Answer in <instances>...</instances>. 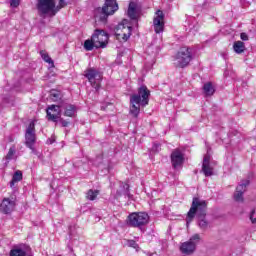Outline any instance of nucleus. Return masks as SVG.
Returning <instances> with one entry per match:
<instances>
[{"label":"nucleus","instance_id":"nucleus-19","mask_svg":"<svg viewBox=\"0 0 256 256\" xmlns=\"http://www.w3.org/2000/svg\"><path fill=\"white\" fill-rule=\"evenodd\" d=\"M127 15L132 20L137 19L138 15H139V7L137 6V3H135V2L129 3Z\"/></svg>","mask_w":256,"mask_h":256},{"label":"nucleus","instance_id":"nucleus-26","mask_svg":"<svg viewBox=\"0 0 256 256\" xmlns=\"http://www.w3.org/2000/svg\"><path fill=\"white\" fill-rule=\"evenodd\" d=\"M99 195V191L98 190H89L87 192V199H89V201H95V199H97V196Z\"/></svg>","mask_w":256,"mask_h":256},{"label":"nucleus","instance_id":"nucleus-5","mask_svg":"<svg viewBox=\"0 0 256 256\" xmlns=\"http://www.w3.org/2000/svg\"><path fill=\"white\" fill-rule=\"evenodd\" d=\"M127 224L130 227L143 229L145 225L149 224V214H147L146 212H133L128 216Z\"/></svg>","mask_w":256,"mask_h":256},{"label":"nucleus","instance_id":"nucleus-17","mask_svg":"<svg viewBox=\"0 0 256 256\" xmlns=\"http://www.w3.org/2000/svg\"><path fill=\"white\" fill-rule=\"evenodd\" d=\"M15 205V200L4 198L2 200V203L0 204V211H2V213H5V215H8V213H12V211H15Z\"/></svg>","mask_w":256,"mask_h":256},{"label":"nucleus","instance_id":"nucleus-22","mask_svg":"<svg viewBox=\"0 0 256 256\" xmlns=\"http://www.w3.org/2000/svg\"><path fill=\"white\" fill-rule=\"evenodd\" d=\"M203 91L206 97H211L215 93V88L213 87V84L211 82H208L204 84Z\"/></svg>","mask_w":256,"mask_h":256},{"label":"nucleus","instance_id":"nucleus-14","mask_svg":"<svg viewBox=\"0 0 256 256\" xmlns=\"http://www.w3.org/2000/svg\"><path fill=\"white\" fill-rule=\"evenodd\" d=\"M249 180H243L237 187L234 193V201L237 203H243V194L247 191V187H249Z\"/></svg>","mask_w":256,"mask_h":256},{"label":"nucleus","instance_id":"nucleus-18","mask_svg":"<svg viewBox=\"0 0 256 256\" xmlns=\"http://www.w3.org/2000/svg\"><path fill=\"white\" fill-rule=\"evenodd\" d=\"M60 107L62 111L64 110L65 117H73L77 113V107L66 100L60 101Z\"/></svg>","mask_w":256,"mask_h":256},{"label":"nucleus","instance_id":"nucleus-25","mask_svg":"<svg viewBox=\"0 0 256 256\" xmlns=\"http://www.w3.org/2000/svg\"><path fill=\"white\" fill-rule=\"evenodd\" d=\"M94 47H95V41H93V37L90 40H86L84 42V49L86 51H93Z\"/></svg>","mask_w":256,"mask_h":256},{"label":"nucleus","instance_id":"nucleus-32","mask_svg":"<svg viewBox=\"0 0 256 256\" xmlns=\"http://www.w3.org/2000/svg\"><path fill=\"white\" fill-rule=\"evenodd\" d=\"M250 220L252 223L256 224V214H255V210H252L250 213Z\"/></svg>","mask_w":256,"mask_h":256},{"label":"nucleus","instance_id":"nucleus-1","mask_svg":"<svg viewBox=\"0 0 256 256\" xmlns=\"http://www.w3.org/2000/svg\"><path fill=\"white\" fill-rule=\"evenodd\" d=\"M151 95V91L147 88V86L142 85L138 88V93L130 96V115L132 117H139L141 113V107H147L149 105V96Z\"/></svg>","mask_w":256,"mask_h":256},{"label":"nucleus","instance_id":"nucleus-30","mask_svg":"<svg viewBox=\"0 0 256 256\" xmlns=\"http://www.w3.org/2000/svg\"><path fill=\"white\" fill-rule=\"evenodd\" d=\"M127 245L128 247H132L133 249H139V244H137L135 240H128Z\"/></svg>","mask_w":256,"mask_h":256},{"label":"nucleus","instance_id":"nucleus-36","mask_svg":"<svg viewBox=\"0 0 256 256\" xmlns=\"http://www.w3.org/2000/svg\"><path fill=\"white\" fill-rule=\"evenodd\" d=\"M123 187H124L126 193H128L129 192V185L128 184H123Z\"/></svg>","mask_w":256,"mask_h":256},{"label":"nucleus","instance_id":"nucleus-31","mask_svg":"<svg viewBox=\"0 0 256 256\" xmlns=\"http://www.w3.org/2000/svg\"><path fill=\"white\" fill-rule=\"evenodd\" d=\"M21 4V0H10V7L16 9Z\"/></svg>","mask_w":256,"mask_h":256},{"label":"nucleus","instance_id":"nucleus-27","mask_svg":"<svg viewBox=\"0 0 256 256\" xmlns=\"http://www.w3.org/2000/svg\"><path fill=\"white\" fill-rule=\"evenodd\" d=\"M40 55L46 63H49V65H53V59L45 52V50L40 51Z\"/></svg>","mask_w":256,"mask_h":256},{"label":"nucleus","instance_id":"nucleus-2","mask_svg":"<svg viewBox=\"0 0 256 256\" xmlns=\"http://www.w3.org/2000/svg\"><path fill=\"white\" fill-rule=\"evenodd\" d=\"M207 205L208 202L206 200L197 197L193 198L190 210L188 211L186 217L187 227H189V223L195 219L196 215L198 219H202L207 215Z\"/></svg>","mask_w":256,"mask_h":256},{"label":"nucleus","instance_id":"nucleus-10","mask_svg":"<svg viewBox=\"0 0 256 256\" xmlns=\"http://www.w3.org/2000/svg\"><path fill=\"white\" fill-rule=\"evenodd\" d=\"M92 41H94L96 49H105L109 43V34L103 30H95Z\"/></svg>","mask_w":256,"mask_h":256},{"label":"nucleus","instance_id":"nucleus-20","mask_svg":"<svg viewBox=\"0 0 256 256\" xmlns=\"http://www.w3.org/2000/svg\"><path fill=\"white\" fill-rule=\"evenodd\" d=\"M50 99L58 104L61 103V101H65L63 100V95L58 90H52L50 92Z\"/></svg>","mask_w":256,"mask_h":256},{"label":"nucleus","instance_id":"nucleus-34","mask_svg":"<svg viewBox=\"0 0 256 256\" xmlns=\"http://www.w3.org/2000/svg\"><path fill=\"white\" fill-rule=\"evenodd\" d=\"M56 7L59 9V11L63 9V7H65V0H59V5Z\"/></svg>","mask_w":256,"mask_h":256},{"label":"nucleus","instance_id":"nucleus-7","mask_svg":"<svg viewBox=\"0 0 256 256\" xmlns=\"http://www.w3.org/2000/svg\"><path fill=\"white\" fill-rule=\"evenodd\" d=\"M35 143H37V135L35 134V122H30L25 133V145L32 151L34 155H37Z\"/></svg>","mask_w":256,"mask_h":256},{"label":"nucleus","instance_id":"nucleus-4","mask_svg":"<svg viewBox=\"0 0 256 256\" xmlns=\"http://www.w3.org/2000/svg\"><path fill=\"white\" fill-rule=\"evenodd\" d=\"M40 17H55L59 13L55 0H38L36 5Z\"/></svg>","mask_w":256,"mask_h":256},{"label":"nucleus","instance_id":"nucleus-23","mask_svg":"<svg viewBox=\"0 0 256 256\" xmlns=\"http://www.w3.org/2000/svg\"><path fill=\"white\" fill-rule=\"evenodd\" d=\"M10 256H27V250H25V248H21V247H14L10 251Z\"/></svg>","mask_w":256,"mask_h":256},{"label":"nucleus","instance_id":"nucleus-16","mask_svg":"<svg viewBox=\"0 0 256 256\" xmlns=\"http://www.w3.org/2000/svg\"><path fill=\"white\" fill-rule=\"evenodd\" d=\"M202 172L205 177H211V175H213V165H211V155H209V153L204 156Z\"/></svg>","mask_w":256,"mask_h":256},{"label":"nucleus","instance_id":"nucleus-35","mask_svg":"<svg viewBox=\"0 0 256 256\" xmlns=\"http://www.w3.org/2000/svg\"><path fill=\"white\" fill-rule=\"evenodd\" d=\"M60 123L62 127H67L69 125V122L67 120L60 119Z\"/></svg>","mask_w":256,"mask_h":256},{"label":"nucleus","instance_id":"nucleus-12","mask_svg":"<svg viewBox=\"0 0 256 256\" xmlns=\"http://www.w3.org/2000/svg\"><path fill=\"white\" fill-rule=\"evenodd\" d=\"M132 27L127 25V20L122 21L116 28V35L127 41L131 37Z\"/></svg>","mask_w":256,"mask_h":256},{"label":"nucleus","instance_id":"nucleus-9","mask_svg":"<svg viewBox=\"0 0 256 256\" xmlns=\"http://www.w3.org/2000/svg\"><path fill=\"white\" fill-rule=\"evenodd\" d=\"M199 241H201V236L199 234H194L190 237L189 241L182 243L180 246L181 253H183V255H191L195 252Z\"/></svg>","mask_w":256,"mask_h":256},{"label":"nucleus","instance_id":"nucleus-3","mask_svg":"<svg viewBox=\"0 0 256 256\" xmlns=\"http://www.w3.org/2000/svg\"><path fill=\"white\" fill-rule=\"evenodd\" d=\"M193 61V49L187 46L181 47L174 56V65L178 69L189 67V63Z\"/></svg>","mask_w":256,"mask_h":256},{"label":"nucleus","instance_id":"nucleus-8","mask_svg":"<svg viewBox=\"0 0 256 256\" xmlns=\"http://www.w3.org/2000/svg\"><path fill=\"white\" fill-rule=\"evenodd\" d=\"M84 75L91 86L96 89V91H99L101 88V79H103V74L95 68H88Z\"/></svg>","mask_w":256,"mask_h":256},{"label":"nucleus","instance_id":"nucleus-6","mask_svg":"<svg viewBox=\"0 0 256 256\" xmlns=\"http://www.w3.org/2000/svg\"><path fill=\"white\" fill-rule=\"evenodd\" d=\"M97 13H101L99 19L105 23L109 15H115L116 11H119V4L117 0H105L102 8H98Z\"/></svg>","mask_w":256,"mask_h":256},{"label":"nucleus","instance_id":"nucleus-28","mask_svg":"<svg viewBox=\"0 0 256 256\" xmlns=\"http://www.w3.org/2000/svg\"><path fill=\"white\" fill-rule=\"evenodd\" d=\"M199 221H198V225L200 227V229H202L203 231H205V229H207V227H209V222H207L205 220V217L203 218H198Z\"/></svg>","mask_w":256,"mask_h":256},{"label":"nucleus","instance_id":"nucleus-21","mask_svg":"<svg viewBox=\"0 0 256 256\" xmlns=\"http://www.w3.org/2000/svg\"><path fill=\"white\" fill-rule=\"evenodd\" d=\"M233 49L235 53H237L238 55H241V53L245 52V43L242 41H236L233 44Z\"/></svg>","mask_w":256,"mask_h":256},{"label":"nucleus","instance_id":"nucleus-29","mask_svg":"<svg viewBox=\"0 0 256 256\" xmlns=\"http://www.w3.org/2000/svg\"><path fill=\"white\" fill-rule=\"evenodd\" d=\"M15 156V148H10L8 151V154L6 155V159L8 161H11V159H13V157Z\"/></svg>","mask_w":256,"mask_h":256},{"label":"nucleus","instance_id":"nucleus-24","mask_svg":"<svg viewBox=\"0 0 256 256\" xmlns=\"http://www.w3.org/2000/svg\"><path fill=\"white\" fill-rule=\"evenodd\" d=\"M23 179V173L21 171H16L12 177V181L10 182V186L13 187L15 183H19Z\"/></svg>","mask_w":256,"mask_h":256},{"label":"nucleus","instance_id":"nucleus-15","mask_svg":"<svg viewBox=\"0 0 256 256\" xmlns=\"http://www.w3.org/2000/svg\"><path fill=\"white\" fill-rule=\"evenodd\" d=\"M185 161V157L183 156V152L181 150H174L171 154V164L174 169H179V167L183 166V162Z\"/></svg>","mask_w":256,"mask_h":256},{"label":"nucleus","instance_id":"nucleus-33","mask_svg":"<svg viewBox=\"0 0 256 256\" xmlns=\"http://www.w3.org/2000/svg\"><path fill=\"white\" fill-rule=\"evenodd\" d=\"M240 39H242V41H249V36L247 33L243 32L240 34Z\"/></svg>","mask_w":256,"mask_h":256},{"label":"nucleus","instance_id":"nucleus-13","mask_svg":"<svg viewBox=\"0 0 256 256\" xmlns=\"http://www.w3.org/2000/svg\"><path fill=\"white\" fill-rule=\"evenodd\" d=\"M153 25L155 33H163V30L165 29V14H163V11L158 10L156 12Z\"/></svg>","mask_w":256,"mask_h":256},{"label":"nucleus","instance_id":"nucleus-11","mask_svg":"<svg viewBox=\"0 0 256 256\" xmlns=\"http://www.w3.org/2000/svg\"><path fill=\"white\" fill-rule=\"evenodd\" d=\"M61 107H60V102L58 104H53L48 106L46 113H47V118L48 121H53L54 123H57L59 119H61Z\"/></svg>","mask_w":256,"mask_h":256}]
</instances>
